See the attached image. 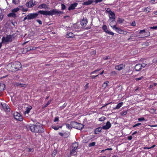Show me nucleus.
<instances>
[{"label":"nucleus","mask_w":157,"mask_h":157,"mask_svg":"<svg viewBox=\"0 0 157 157\" xmlns=\"http://www.w3.org/2000/svg\"><path fill=\"white\" fill-rule=\"evenodd\" d=\"M116 31L118 33L121 34H125L126 33V31H124L119 28H116Z\"/></svg>","instance_id":"obj_15"},{"label":"nucleus","mask_w":157,"mask_h":157,"mask_svg":"<svg viewBox=\"0 0 157 157\" xmlns=\"http://www.w3.org/2000/svg\"><path fill=\"white\" fill-rule=\"evenodd\" d=\"M132 136H129L128 137V140H131L132 139Z\"/></svg>","instance_id":"obj_64"},{"label":"nucleus","mask_w":157,"mask_h":157,"mask_svg":"<svg viewBox=\"0 0 157 157\" xmlns=\"http://www.w3.org/2000/svg\"><path fill=\"white\" fill-rule=\"evenodd\" d=\"M102 129V127H101L96 128L94 129V133L96 134H98L99 132H101Z\"/></svg>","instance_id":"obj_21"},{"label":"nucleus","mask_w":157,"mask_h":157,"mask_svg":"<svg viewBox=\"0 0 157 157\" xmlns=\"http://www.w3.org/2000/svg\"><path fill=\"white\" fill-rule=\"evenodd\" d=\"M52 16L57 14H62L63 12L61 11H58L57 9H53L51 10Z\"/></svg>","instance_id":"obj_14"},{"label":"nucleus","mask_w":157,"mask_h":157,"mask_svg":"<svg viewBox=\"0 0 157 157\" xmlns=\"http://www.w3.org/2000/svg\"><path fill=\"white\" fill-rule=\"evenodd\" d=\"M1 105L4 110L7 111H10V109L7 104L4 103H1Z\"/></svg>","instance_id":"obj_12"},{"label":"nucleus","mask_w":157,"mask_h":157,"mask_svg":"<svg viewBox=\"0 0 157 157\" xmlns=\"http://www.w3.org/2000/svg\"><path fill=\"white\" fill-rule=\"evenodd\" d=\"M7 67L9 71L14 72L20 70L21 68V65L20 62L16 61L14 63L12 62L9 63Z\"/></svg>","instance_id":"obj_1"},{"label":"nucleus","mask_w":157,"mask_h":157,"mask_svg":"<svg viewBox=\"0 0 157 157\" xmlns=\"http://www.w3.org/2000/svg\"><path fill=\"white\" fill-rule=\"evenodd\" d=\"M143 78V76H141V77L139 78H135V80L136 81H139L141 80L142 78Z\"/></svg>","instance_id":"obj_52"},{"label":"nucleus","mask_w":157,"mask_h":157,"mask_svg":"<svg viewBox=\"0 0 157 157\" xmlns=\"http://www.w3.org/2000/svg\"><path fill=\"white\" fill-rule=\"evenodd\" d=\"M87 23V19L86 18H83L82 20L81 21V24L83 26H85Z\"/></svg>","instance_id":"obj_17"},{"label":"nucleus","mask_w":157,"mask_h":157,"mask_svg":"<svg viewBox=\"0 0 157 157\" xmlns=\"http://www.w3.org/2000/svg\"><path fill=\"white\" fill-rule=\"evenodd\" d=\"M48 6L44 3L40 4L38 6V8L41 9H45L46 8H48Z\"/></svg>","instance_id":"obj_20"},{"label":"nucleus","mask_w":157,"mask_h":157,"mask_svg":"<svg viewBox=\"0 0 157 157\" xmlns=\"http://www.w3.org/2000/svg\"><path fill=\"white\" fill-rule=\"evenodd\" d=\"M66 126L67 127V128L69 129H71L72 128L71 126V124H66Z\"/></svg>","instance_id":"obj_43"},{"label":"nucleus","mask_w":157,"mask_h":157,"mask_svg":"<svg viewBox=\"0 0 157 157\" xmlns=\"http://www.w3.org/2000/svg\"><path fill=\"white\" fill-rule=\"evenodd\" d=\"M75 149H73V148L71 147L70 150V155H75L77 153V152Z\"/></svg>","instance_id":"obj_18"},{"label":"nucleus","mask_w":157,"mask_h":157,"mask_svg":"<svg viewBox=\"0 0 157 157\" xmlns=\"http://www.w3.org/2000/svg\"><path fill=\"white\" fill-rule=\"evenodd\" d=\"M20 83L18 82H15L14 83V85L15 86L19 87L20 86Z\"/></svg>","instance_id":"obj_46"},{"label":"nucleus","mask_w":157,"mask_h":157,"mask_svg":"<svg viewBox=\"0 0 157 157\" xmlns=\"http://www.w3.org/2000/svg\"><path fill=\"white\" fill-rule=\"evenodd\" d=\"M151 10V7H147L146 8H145L144 11L146 13H148L150 12V10Z\"/></svg>","instance_id":"obj_32"},{"label":"nucleus","mask_w":157,"mask_h":157,"mask_svg":"<svg viewBox=\"0 0 157 157\" xmlns=\"http://www.w3.org/2000/svg\"><path fill=\"white\" fill-rule=\"evenodd\" d=\"M105 119V117H101L99 118V121H104Z\"/></svg>","instance_id":"obj_41"},{"label":"nucleus","mask_w":157,"mask_h":157,"mask_svg":"<svg viewBox=\"0 0 157 157\" xmlns=\"http://www.w3.org/2000/svg\"><path fill=\"white\" fill-rule=\"evenodd\" d=\"M145 120V119L143 117H141V118H139L138 119V120L139 121H144Z\"/></svg>","instance_id":"obj_45"},{"label":"nucleus","mask_w":157,"mask_h":157,"mask_svg":"<svg viewBox=\"0 0 157 157\" xmlns=\"http://www.w3.org/2000/svg\"><path fill=\"white\" fill-rule=\"evenodd\" d=\"M145 33H147V35H149L150 34L148 32H145V29L140 30V32H139V33L140 34Z\"/></svg>","instance_id":"obj_31"},{"label":"nucleus","mask_w":157,"mask_h":157,"mask_svg":"<svg viewBox=\"0 0 157 157\" xmlns=\"http://www.w3.org/2000/svg\"><path fill=\"white\" fill-rule=\"evenodd\" d=\"M110 21L109 25L113 29H114L116 30V28L117 27H116L117 23L115 21Z\"/></svg>","instance_id":"obj_13"},{"label":"nucleus","mask_w":157,"mask_h":157,"mask_svg":"<svg viewBox=\"0 0 157 157\" xmlns=\"http://www.w3.org/2000/svg\"><path fill=\"white\" fill-rule=\"evenodd\" d=\"M147 65V64L144 63H143L142 64H140V65L141 66V67H146V65Z\"/></svg>","instance_id":"obj_48"},{"label":"nucleus","mask_w":157,"mask_h":157,"mask_svg":"<svg viewBox=\"0 0 157 157\" xmlns=\"http://www.w3.org/2000/svg\"><path fill=\"white\" fill-rule=\"evenodd\" d=\"M13 117L16 120L21 121L23 120L22 116L18 112H16L13 113Z\"/></svg>","instance_id":"obj_6"},{"label":"nucleus","mask_w":157,"mask_h":157,"mask_svg":"<svg viewBox=\"0 0 157 157\" xmlns=\"http://www.w3.org/2000/svg\"><path fill=\"white\" fill-rule=\"evenodd\" d=\"M99 75V74H98L94 76H90V77H91V78H92V79H95L96 77H98Z\"/></svg>","instance_id":"obj_53"},{"label":"nucleus","mask_w":157,"mask_h":157,"mask_svg":"<svg viewBox=\"0 0 157 157\" xmlns=\"http://www.w3.org/2000/svg\"><path fill=\"white\" fill-rule=\"evenodd\" d=\"M102 29L106 33H107L109 35H110L112 36L114 35V33L112 32L109 31L106 25H104L102 26Z\"/></svg>","instance_id":"obj_8"},{"label":"nucleus","mask_w":157,"mask_h":157,"mask_svg":"<svg viewBox=\"0 0 157 157\" xmlns=\"http://www.w3.org/2000/svg\"><path fill=\"white\" fill-rule=\"evenodd\" d=\"M112 150V148H107L105 149V150H102L101 151V152H103V151H106V150Z\"/></svg>","instance_id":"obj_51"},{"label":"nucleus","mask_w":157,"mask_h":157,"mask_svg":"<svg viewBox=\"0 0 157 157\" xmlns=\"http://www.w3.org/2000/svg\"><path fill=\"white\" fill-rule=\"evenodd\" d=\"M19 9L18 8H14L13 9H12V12H17L19 10Z\"/></svg>","instance_id":"obj_37"},{"label":"nucleus","mask_w":157,"mask_h":157,"mask_svg":"<svg viewBox=\"0 0 157 157\" xmlns=\"http://www.w3.org/2000/svg\"><path fill=\"white\" fill-rule=\"evenodd\" d=\"M78 142H75L74 143H73L72 144V147L73 148V149H77V148L78 147Z\"/></svg>","instance_id":"obj_25"},{"label":"nucleus","mask_w":157,"mask_h":157,"mask_svg":"<svg viewBox=\"0 0 157 157\" xmlns=\"http://www.w3.org/2000/svg\"><path fill=\"white\" fill-rule=\"evenodd\" d=\"M57 154V150H54L52 154V155L53 157H54Z\"/></svg>","instance_id":"obj_34"},{"label":"nucleus","mask_w":157,"mask_h":157,"mask_svg":"<svg viewBox=\"0 0 157 157\" xmlns=\"http://www.w3.org/2000/svg\"><path fill=\"white\" fill-rule=\"evenodd\" d=\"M31 131L34 132L41 133L44 132V130L41 125L38 124H31L30 126Z\"/></svg>","instance_id":"obj_2"},{"label":"nucleus","mask_w":157,"mask_h":157,"mask_svg":"<svg viewBox=\"0 0 157 157\" xmlns=\"http://www.w3.org/2000/svg\"><path fill=\"white\" fill-rule=\"evenodd\" d=\"M94 2L93 0H88V1L84 2L83 3V5H90L92 3Z\"/></svg>","instance_id":"obj_22"},{"label":"nucleus","mask_w":157,"mask_h":157,"mask_svg":"<svg viewBox=\"0 0 157 157\" xmlns=\"http://www.w3.org/2000/svg\"><path fill=\"white\" fill-rule=\"evenodd\" d=\"M125 67V65L124 64H121L118 65H116L115 66V69L118 71H120Z\"/></svg>","instance_id":"obj_11"},{"label":"nucleus","mask_w":157,"mask_h":157,"mask_svg":"<svg viewBox=\"0 0 157 157\" xmlns=\"http://www.w3.org/2000/svg\"><path fill=\"white\" fill-rule=\"evenodd\" d=\"M26 19H28V15H27L26 17H25L23 20V21H25L26 20Z\"/></svg>","instance_id":"obj_60"},{"label":"nucleus","mask_w":157,"mask_h":157,"mask_svg":"<svg viewBox=\"0 0 157 157\" xmlns=\"http://www.w3.org/2000/svg\"><path fill=\"white\" fill-rule=\"evenodd\" d=\"M36 49V48L33 47H28L27 48H25V49L26 50V52H29L30 50H34Z\"/></svg>","instance_id":"obj_26"},{"label":"nucleus","mask_w":157,"mask_h":157,"mask_svg":"<svg viewBox=\"0 0 157 157\" xmlns=\"http://www.w3.org/2000/svg\"><path fill=\"white\" fill-rule=\"evenodd\" d=\"M28 20L35 19L38 16V13H33L29 14L28 15Z\"/></svg>","instance_id":"obj_7"},{"label":"nucleus","mask_w":157,"mask_h":157,"mask_svg":"<svg viewBox=\"0 0 157 157\" xmlns=\"http://www.w3.org/2000/svg\"><path fill=\"white\" fill-rule=\"evenodd\" d=\"M95 144L96 143L94 142L90 143L89 144V147L94 146L95 145Z\"/></svg>","instance_id":"obj_36"},{"label":"nucleus","mask_w":157,"mask_h":157,"mask_svg":"<svg viewBox=\"0 0 157 157\" xmlns=\"http://www.w3.org/2000/svg\"><path fill=\"white\" fill-rule=\"evenodd\" d=\"M52 128L54 129V130H58L59 129V128H58V126H52Z\"/></svg>","instance_id":"obj_44"},{"label":"nucleus","mask_w":157,"mask_h":157,"mask_svg":"<svg viewBox=\"0 0 157 157\" xmlns=\"http://www.w3.org/2000/svg\"><path fill=\"white\" fill-rule=\"evenodd\" d=\"M105 10H106V11L109 13H110L111 12H112L110 9L109 8H105Z\"/></svg>","instance_id":"obj_42"},{"label":"nucleus","mask_w":157,"mask_h":157,"mask_svg":"<svg viewBox=\"0 0 157 157\" xmlns=\"http://www.w3.org/2000/svg\"><path fill=\"white\" fill-rule=\"evenodd\" d=\"M111 126V123L109 121H108L106 122L105 125L103 126L102 127V128L104 130H107L109 129Z\"/></svg>","instance_id":"obj_10"},{"label":"nucleus","mask_w":157,"mask_h":157,"mask_svg":"<svg viewBox=\"0 0 157 157\" xmlns=\"http://www.w3.org/2000/svg\"><path fill=\"white\" fill-rule=\"evenodd\" d=\"M51 102V100H50L47 103L44 105V107H46L49 104H50Z\"/></svg>","instance_id":"obj_47"},{"label":"nucleus","mask_w":157,"mask_h":157,"mask_svg":"<svg viewBox=\"0 0 157 157\" xmlns=\"http://www.w3.org/2000/svg\"><path fill=\"white\" fill-rule=\"evenodd\" d=\"M12 40V36L11 35H7L6 37H3L2 38V43H8Z\"/></svg>","instance_id":"obj_4"},{"label":"nucleus","mask_w":157,"mask_h":157,"mask_svg":"<svg viewBox=\"0 0 157 157\" xmlns=\"http://www.w3.org/2000/svg\"><path fill=\"white\" fill-rule=\"evenodd\" d=\"M61 9L62 10H64L66 8V6L63 4H62L61 5Z\"/></svg>","instance_id":"obj_40"},{"label":"nucleus","mask_w":157,"mask_h":157,"mask_svg":"<svg viewBox=\"0 0 157 157\" xmlns=\"http://www.w3.org/2000/svg\"><path fill=\"white\" fill-rule=\"evenodd\" d=\"M135 25H136V23H135V21H134L132 22V23L131 24V26H135Z\"/></svg>","instance_id":"obj_57"},{"label":"nucleus","mask_w":157,"mask_h":157,"mask_svg":"<svg viewBox=\"0 0 157 157\" xmlns=\"http://www.w3.org/2000/svg\"><path fill=\"white\" fill-rule=\"evenodd\" d=\"M109 14V21H115V14L113 12H111Z\"/></svg>","instance_id":"obj_9"},{"label":"nucleus","mask_w":157,"mask_h":157,"mask_svg":"<svg viewBox=\"0 0 157 157\" xmlns=\"http://www.w3.org/2000/svg\"><path fill=\"white\" fill-rule=\"evenodd\" d=\"M139 126V125H138V124L137 123V124H136L135 125H134L133 126V127L134 128V127H136L137 126Z\"/></svg>","instance_id":"obj_63"},{"label":"nucleus","mask_w":157,"mask_h":157,"mask_svg":"<svg viewBox=\"0 0 157 157\" xmlns=\"http://www.w3.org/2000/svg\"><path fill=\"white\" fill-rule=\"evenodd\" d=\"M5 86L3 83H0V91H2L4 90Z\"/></svg>","instance_id":"obj_28"},{"label":"nucleus","mask_w":157,"mask_h":157,"mask_svg":"<svg viewBox=\"0 0 157 157\" xmlns=\"http://www.w3.org/2000/svg\"><path fill=\"white\" fill-rule=\"evenodd\" d=\"M109 83V82L108 81L105 82L102 85V86L105 88H106L108 86V84Z\"/></svg>","instance_id":"obj_33"},{"label":"nucleus","mask_w":157,"mask_h":157,"mask_svg":"<svg viewBox=\"0 0 157 157\" xmlns=\"http://www.w3.org/2000/svg\"><path fill=\"white\" fill-rule=\"evenodd\" d=\"M26 86V85L22 83H20V86L19 87H25Z\"/></svg>","instance_id":"obj_39"},{"label":"nucleus","mask_w":157,"mask_h":157,"mask_svg":"<svg viewBox=\"0 0 157 157\" xmlns=\"http://www.w3.org/2000/svg\"><path fill=\"white\" fill-rule=\"evenodd\" d=\"M59 120V118L58 117H56L55 118L54 120V122H56V121H58Z\"/></svg>","instance_id":"obj_50"},{"label":"nucleus","mask_w":157,"mask_h":157,"mask_svg":"<svg viewBox=\"0 0 157 157\" xmlns=\"http://www.w3.org/2000/svg\"><path fill=\"white\" fill-rule=\"evenodd\" d=\"M124 21V19L118 18L117 22L120 23H121L123 22Z\"/></svg>","instance_id":"obj_35"},{"label":"nucleus","mask_w":157,"mask_h":157,"mask_svg":"<svg viewBox=\"0 0 157 157\" xmlns=\"http://www.w3.org/2000/svg\"><path fill=\"white\" fill-rule=\"evenodd\" d=\"M77 4L78 3H76L71 4L69 7L68 8V10H74L75 7L77 6Z\"/></svg>","instance_id":"obj_16"},{"label":"nucleus","mask_w":157,"mask_h":157,"mask_svg":"<svg viewBox=\"0 0 157 157\" xmlns=\"http://www.w3.org/2000/svg\"><path fill=\"white\" fill-rule=\"evenodd\" d=\"M100 70V69H97L93 71H92L91 72V74H94V73H95V72H97V71H99Z\"/></svg>","instance_id":"obj_54"},{"label":"nucleus","mask_w":157,"mask_h":157,"mask_svg":"<svg viewBox=\"0 0 157 157\" xmlns=\"http://www.w3.org/2000/svg\"><path fill=\"white\" fill-rule=\"evenodd\" d=\"M19 2V0H13L12 2L15 4H17Z\"/></svg>","instance_id":"obj_38"},{"label":"nucleus","mask_w":157,"mask_h":157,"mask_svg":"<svg viewBox=\"0 0 157 157\" xmlns=\"http://www.w3.org/2000/svg\"><path fill=\"white\" fill-rule=\"evenodd\" d=\"M151 29H157V26H153V27H151Z\"/></svg>","instance_id":"obj_62"},{"label":"nucleus","mask_w":157,"mask_h":157,"mask_svg":"<svg viewBox=\"0 0 157 157\" xmlns=\"http://www.w3.org/2000/svg\"><path fill=\"white\" fill-rule=\"evenodd\" d=\"M155 111V110L154 109H151V113H154Z\"/></svg>","instance_id":"obj_59"},{"label":"nucleus","mask_w":157,"mask_h":157,"mask_svg":"<svg viewBox=\"0 0 157 157\" xmlns=\"http://www.w3.org/2000/svg\"><path fill=\"white\" fill-rule=\"evenodd\" d=\"M123 104V102H120L118 103L117 105L116 106V107L114 108V109H119L121 107Z\"/></svg>","instance_id":"obj_29"},{"label":"nucleus","mask_w":157,"mask_h":157,"mask_svg":"<svg viewBox=\"0 0 157 157\" xmlns=\"http://www.w3.org/2000/svg\"><path fill=\"white\" fill-rule=\"evenodd\" d=\"M32 108V107L31 106H29V107H27L26 110L24 113V114L25 115L26 114H28Z\"/></svg>","instance_id":"obj_27"},{"label":"nucleus","mask_w":157,"mask_h":157,"mask_svg":"<svg viewBox=\"0 0 157 157\" xmlns=\"http://www.w3.org/2000/svg\"><path fill=\"white\" fill-rule=\"evenodd\" d=\"M75 36V35L72 33L70 32L66 35V37L68 38H72Z\"/></svg>","instance_id":"obj_24"},{"label":"nucleus","mask_w":157,"mask_h":157,"mask_svg":"<svg viewBox=\"0 0 157 157\" xmlns=\"http://www.w3.org/2000/svg\"><path fill=\"white\" fill-rule=\"evenodd\" d=\"M36 21L38 22L40 25H42V21L40 20H39V19H37L36 20Z\"/></svg>","instance_id":"obj_49"},{"label":"nucleus","mask_w":157,"mask_h":157,"mask_svg":"<svg viewBox=\"0 0 157 157\" xmlns=\"http://www.w3.org/2000/svg\"><path fill=\"white\" fill-rule=\"evenodd\" d=\"M37 2L36 1L33 0V7L34 6L36 5V4H37Z\"/></svg>","instance_id":"obj_56"},{"label":"nucleus","mask_w":157,"mask_h":157,"mask_svg":"<svg viewBox=\"0 0 157 157\" xmlns=\"http://www.w3.org/2000/svg\"><path fill=\"white\" fill-rule=\"evenodd\" d=\"M28 10V9H24L22 8V11L23 12H25L27 11Z\"/></svg>","instance_id":"obj_58"},{"label":"nucleus","mask_w":157,"mask_h":157,"mask_svg":"<svg viewBox=\"0 0 157 157\" xmlns=\"http://www.w3.org/2000/svg\"><path fill=\"white\" fill-rule=\"evenodd\" d=\"M103 0H95L94 2L96 3H97L98 2H101Z\"/></svg>","instance_id":"obj_55"},{"label":"nucleus","mask_w":157,"mask_h":157,"mask_svg":"<svg viewBox=\"0 0 157 157\" xmlns=\"http://www.w3.org/2000/svg\"><path fill=\"white\" fill-rule=\"evenodd\" d=\"M33 0L30 1L29 2H27L26 4V6L30 8L33 7Z\"/></svg>","instance_id":"obj_23"},{"label":"nucleus","mask_w":157,"mask_h":157,"mask_svg":"<svg viewBox=\"0 0 157 157\" xmlns=\"http://www.w3.org/2000/svg\"><path fill=\"white\" fill-rule=\"evenodd\" d=\"M37 13H38V15L39 14H41L45 15L46 16H52L51 10L50 11L40 10L37 12Z\"/></svg>","instance_id":"obj_5"},{"label":"nucleus","mask_w":157,"mask_h":157,"mask_svg":"<svg viewBox=\"0 0 157 157\" xmlns=\"http://www.w3.org/2000/svg\"><path fill=\"white\" fill-rule=\"evenodd\" d=\"M71 124L73 128L79 130L82 129L84 127V125L74 121H71Z\"/></svg>","instance_id":"obj_3"},{"label":"nucleus","mask_w":157,"mask_h":157,"mask_svg":"<svg viewBox=\"0 0 157 157\" xmlns=\"http://www.w3.org/2000/svg\"><path fill=\"white\" fill-rule=\"evenodd\" d=\"M135 69L136 71H140L141 69L140 64L139 63L136 64L135 66Z\"/></svg>","instance_id":"obj_19"},{"label":"nucleus","mask_w":157,"mask_h":157,"mask_svg":"<svg viewBox=\"0 0 157 157\" xmlns=\"http://www.w3.org/2000/svg\"><path fill=\"white\" fill-rule=\"evenodd\" d=\"M7 16L8 17H13L15 18L16 17V14L13 12L10 13L8 14Z\"/></svg>","instance_id":"obj_30"},{"label":"nucleus","mask_w":157,"mask_h":157,"mask_svg":"<svg viewBox=\"0 0 157 157\" xmlns=\"http://www.w3.org/2000/svg\"><path fill=\"white\" fill-rule=\"evenodd\" d=\"M110 58V57L109 56H106L105 57H104V59L105 60H107L108 59H109Z\"/></svg>","instance_id":"obj_61"}]
</instances>
